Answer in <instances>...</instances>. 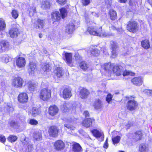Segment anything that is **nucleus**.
I'll list each match as a JSON object with an SVG mask.
<instances>
[{
    "mask_svg": "<svg viewBox=\"0 0 152 152\" xmlns=\"http://www.w3.org/2000/svg\"><path fill=\"white\" fill-rule=\"evenodd\" d=\"M10 47L9 42L2 41L0 42V53L8 50Z\"/></svg>",
    "mask_w": 152,
    "mask_h": 152,
    "instance_id": "1a4fd4ad",
    "label": "nucleus"
},
{
    "mask_svg": "<svg viewBox=\"0 0 152 152\" xmlns=\"http://www.w3.org/2000/svg\"><path fill=\"white\" fill-rule=\"evenodd\" d=\"M50 6V2L47 1H43L42 2L41 7L43 9H46L49 8Z\"/></svg>",
    "mask_w": 152,
    "mask_h": 152,
    "instance_id": "f704fd0d",
    "label": "nucleus"
},
{
    "mask_svg": "<svg viewBox=\"0 0 152 152\" xmlns=\"http://www.w3.org/2000/svg\"><path fill=\"white\" fill-rule=\"evenodd\" d=\"M64 126L65 127L70 130H74L75 129V127L67 124H64Z\"/></svg>",
    "mask_w": 152,
    "mask_h": 152,
    "instance_id": "6e6d98bb",
    "label": "nucleus"
},
{
    "mask_svg": "<svg viewBox=\"0 0 152 152\" xmlns=\"http://www.w3.org/2000/svg\"><path fill=\"white\" fill-rule=\"evenodd\" d=\"M29 16L31 17L34 16H36L37 15L36 7H30L28 9Z\"/></svg>",
    "mask_w": 152,
    "mask_h": 152,
    "instance_id": "c85d7f7f",
    "label": "nucleus"
},
{
    "mask_svg": "<svg viewBox=\"0 0 152 152\" xmlns=\"http://www.w3.org/2000/svg\"><path fill=\"white\" fill-rule=\"evenodd\" d=\"M60 11L61 14L60 15L62 18H65L67 15V10L64 8H63L60 10Z\"/></svg>",
    "mask_w": 152,
    "mask_h": 152,
    "instance_id": "58836bf2",
    "label": "nucleus"
},
{
    "mask_svg": "<svg viewBox=\"0 0 152 152\" xmlns=\"http://www.w3.org/2000/svg\"><path fill=\"white\" fill-rule=\"evenodd\" d=\"M6 108L7 111L8 112L10 111V109L11 108V105L10 104H7Z\"/></svg>",
    "mask_w": 152,
    "mask_h": 152,
    "instance_id": "e2e57ef3",
    "label": "nucleus"
},
{
    "mask_svg": "<svg viewBox=\"0 0 152 152\" xmlns=\"http://www.w3.org/2000/svg\"><path fill=\"white\" fill-rule=\"evenodd\" d=\"M34 138L36 140L39 141L42 139V134L41 132H35L34 135Z\"/></svg>",
    "mask_w": 152,
    "mask_h": 152,
    "instance_id": "e433bc0d",
    "label": "nucleus"
},
{
    "mask_svg": "<svg viewBox=\"0 0 152 152\" xmlns=\"http://www.w3.org/2000/svg\"><path fill=\"white\" fill-rule=\"evenodd\" d=\"M11 60V58L7 54H4L0 56V61L5 63H8Z\"/></svg>",
    "mask_w": 152,
    "mask_h": 152,
    "instance_id": "bb28decb",
    "label": "nucleus"
},
{
    "mask_svg": "<svg viewBox=\"0 0 152 152\" xmlns=\"http://www.w3.org/2000/svg\"><path fill=\"white\" fill-rule=\"evenodd\" d=\"M37 65L36 63L31 62L29 63V68L28 69L30 74L33 75L37 70Z\"/></svg>",
    "mask_w": 152,
    "mask_h": 152,
    "instance_id": "f3484780",
    "label": "nucleus"
},
{
    "mask_svg": "<svg viewBox=\"0 0 152 152\" xmlns=\"http://www.w3.org/2000/svg\"><path fill=\"white\" fill-rule=\"evenodd\" d=\"M28 89L31 91L35 90L37 87V83L33 81H30L28 82Z\"/></svg>",
    "mask_w": 152,
    "mask_h": 152,
    "instance_id": "aec40b11",
    "label": "nucleus"
},
{
    "mask_svg": "<svg viewBox=\"0 0 152 152\" xmlns=\"http://www.w3.org/2000/svg\"><path fill=\"white\" fill-rule=\"evenodd\" d=\"M66 0H57V1L61 5H64L65 4Z\"/></svg>",
    "mask_w": 152,
    "mask_h": 152,
    "instance_id": "13d9d810",
    "label": "nucleus"
},
{
    "mask_svg": "<svg viewBox=\"0 0 152 152\" xmlns=\"http://www.w3.org/2000/svg\"><path fill=\"white\" fill-rule=\"evenodd\" d=\"M73 150L75 152H79L82 151V148L80 145L78 143L73 144L72 145Z\"/></svg>",
    "mask_w": 152,
    "mask_h": 152,
    "instance_id": "7c9ffc66",
    "label": "nucleus"
},
{
    "mask_svg": "<svg viewBox=\"0 0 152 152\" xmlns=\"http://www.w3.org/2000/svg\"><path fill=\"white\" fill-rule=\"evenodd\" d=\"M108 139V138H106V140L105 141V142L104 144V145H103V147L104 148H107L108 146V142H107Z\"/></svg>",
    "mask_w": 152,
    "mask_h": 152,
    "instance_id": "bf43d9fd",
    "label": "nucleus"
},
{
    "mask_svg": "<svg viewBox=\"0 0 152 152\" xmlns=\"http://www.w3.org/2000/svg\"><path fill=\"white\" fill-rule=\"evenodd\" d=\"M113 66V64H112L111 63H105L102 65V68L106 71H111L112 69Z\"/></svg>",
    "mask_w": 152,
    "mask_h": 152,
    "instance_id": "4be33fe9",
    "label": "nucleus"
},
{
    "mask_svg": "<svg viewBox=\"0 0 152 152\" xmlns=\"http://www.w3.org/2000/svg\"><path fill=\"white\" fill-rule=\"evenodd\" d=\"M94 121V119L91 118H87L84 120L82 123V125L84 127L88 128L91 126L92 124V122Z\"/></svg>",
    "mask_w": 152,
    "mask_h": 152,
    "instance_id": "a211bd4d",
    "label": "nucleus"
},
{
    "mask_svg": "<svg viewBox=\"0 0 152 152\" xmlns=\"http://www.w3.org/2000/svg\"><path fill=\"white\" fill-rule=\"evenodd\" d=\"M113 70L114 73L117 76L121 75L122 73V67L121 66H116L113 67Z\"/></svg>",
    "mask_w": 152,
    "mask_h": 152,
    "instance_id": "412c9836",
    "label": "nucleus"
},
{
    "mask_svg": "<svg viewBox=\"0 0 152 152\" xmlns=\"http://www.w3.org/2000/svg\"><path fill=\"white\" fill-rule=\"evenodd\" d=\"M69 106L68 103H65L61 106V109L64 112H66L69 111Z\"/></svg>",
    "mask_w": 152,
    "mask_h": 152,
    "instance_id": "79ce46f5",
    "label": "nucleus"
},
{
    "mask_svg": "<svg viewBox=\"0 0 152 152\" xmlns=\"http://www.w3.org/2000/svg\"><path fill=\"white\" fill-rule=\"evenodd\" d=\"M11 13L12 17L15 19H16L18 16V12L16 10H13Z\"/></svg>",
    "mask_w": 152,
    "mask_h": 152,
    "instance_id": "09e8293b",
    "label": "nucleus"
},
{
    "mask_svg": "<svg viewBox=\"0 0 152 152\" xmlns=\"http://www.w3.org/2000/svg\"><path fill=\"white\" fill-rule=\"evenodd\" d=\"M32 19V22L33 23L34 27L36 29L42 30L43 29L45 23V20L42 18H38L35 21Z\"/></svg>",
    "mask_w": 152,
    "mask_h": 152,
    "instance_id": "20e7f679",
    "label": "nucleus"
},
{
    "mask_svg": "<svg viewBox=\"0 0 152 152\" xmlns=\"http://www.w3.org/2000/svg\"><path fill=\"white\" fill-rule=\"evenodd\" d=\"M110 46L111 50L112 56L113 58H115L117 55V50L118 49V46L116 42L111 41L110 42Z\"/></svg>",
    "mask_w": 152,
    "mask_h": 152,
    "instance_id": "0eeeda50",
    "label": "nucleus"
},
{
    "mask_svg": "<svg viewBox=\"0 0 152 152\" xmlns=\"http://www.w3.org/2000/svg\"><path fill=\"white\" fill-rule=\"evenodd\" d=\"M128 51H127V52L126 53H125L124 54H123V55L124 56H127L128 55H129L130 53V51L128 50H129L128 49Z\"/></svg>",
    "mask_w": 152,
    "mask_h": 152,
    "instance_id": "774afa93",
    "label": "nucleus"
},
{
    "mask_svg": "<svg viewBox=\"0 0 152 152\" xmlns=\"http://www.w3.org/2000/svg\"><path fill=\"white\" fill-rule=\"evenodd\" d=\"M112 95L110 94H109L106 98V100L108 103H109L112 100Z\"/></svg>",
    "mask_w": 152,
    "mask_h": 152,
    "instance_id": "3c124183",
    "label": "nucleus"
},
{
    "mask_svg": "<svg viewBox=\"0 0 152 152\" xmlns=\"http://www.w3.org/2000/svg\"><path fill=\"white\" fill-rule=\"evenodd\" d=\"M39 96L40 99L42 100H48L51 96V91L47 88H43L40 90Z\"/></svg>",
    "mask_w": 152,
    "mask_h": 152,
    "instance_id": "f03ea898",
    "label": "nucleus"
},
{
    "mask_svg": "<svg viewBox=\"0 0 152 152\" xmlns=\"http://www.w3.org/2000/svg\"><path fill=\"white\" fill-rule=\"evenodd\" d=\"M5 27L6 25L4 21L0 19V31H3L4 30Z\"/></svg>",
    "mask_w": 152,
    "mask_h": 152,
    "instance_id": "c03bdc74",
    "label": "nucleus"
},
{
    "mask_svg": "<svg viewBox=\"0 0 152 152\" xmlns=\"http://www.w3.org/2000/svg\"><path fill=\"white\" fill-rule=\"evenodd\" d=\"M18 101L20 102L24 103L28 101V97L26 93H22L18 95Z\"/></svg>",
    "mask_w": 152,
    "mask_h": 152,
    "instance_id": "f8f14e48",
    "label": "nucleus"
},
{
    "mask_svg": "<svg viewBox=\"0 0 152 152\" xmlns=\"http://www.w3.org/2000/svg\"><path fill=\"white\" fill-rule=\"evenodd\" d=\"M10 125L14 128H17L18 127V124L13 121H12L10 122Z\"/></svg>",
    "mask_w": 152,
    "mask_h": 152,
    "instance_id": "8fccbe9b",
    "label": "nucleus"
},
{
    "mask_svg": "<svg viewBox=\"0 0 152 152\" xmlns=\"http://www.w3.org/2000/svg\"><path fill=\"white\" fill-rule=\"evenodd\" d=\"M90 94L88 90L85 88H83L80 90L79 92V96L83 99H87Z\"/></svg>",
    "mask_w": 152,
    "mask_h": 152,
    "instance_id": "9d476101",
    "label": "nucleus"
},
{
    "mask_svg": "<svg viewBox=\"0 0 152 152\" xmlns=\"http://www.w3.org/2000/svg\"><path fill=\"white\" fill-rule=\"evenodd\" d=\"M16 65L17 66L20 68L24 67L26 63L25 59L23 57L18 58L16 60Z\"/></svg>",
    "mask_w": 152,
    "mask_h": 152,
    "instance_id": "9b49d317",
    "label": "nucleus"
},
{
    "mask_svg": "<svg viewBox=\"0 0 152 152\" xmlns=\"http://www.w3.org/2000/svg\"><path fill=\"white\" fill-rule=\"evenodd\" d=\"M63 97L65 99H69L72 96L71 90L67 88L65 89L63 91Z\"/></svg>",
    "mask_w": 152,
    "mask_h": 152,
    "instance_id": "393cba45",
    "label": "nucleus"
},
{
    "mask_svg": "<svg viewBox=\"0 0 152 152\" xmlns=\"http://www.w3.org/2000/svg\"><path fill=\"white\" fill-rule=\"evenodd\" d=\"M27 147L26 148V151L27 152H30L33 149L32 145L30 143H28L27 145Z\"/></svg>",
    "mask_w": 152,
    "mask_h": 152,
    "instance_id": "49530a36",
    "label": "nucleus"
},
{
    "mask_svg": "<svg viewBox=\"0 0 152 152\" xmlns=\"http://www.w3.org/2000/svg\"><path fill=\"white\" fill-rule=\"evenodd\" d=\"M83 114L86 117H88L89 116V113L87 111H85L84 112Z\"/></svg>",
    "mask_w": 152,
    "mask_h": 152,
    "instance_id": "052dcab7",
    "label": "nucleus"
},
{
    "mask_svg": "<svg viewBox=\"0 0 152 152\" xmlns=\"http://www.w3.org/2000/svg\"><path fill=\"white\" fill-rule=\"evenodd\" d=\"M43 53L44 54H46L47 56H48L49 55L48 53L47 52V51L44 48L43 49Z\"/></svg>",
    "mask_w": 152,
    "mask_h": 152,
    "instance_id": "338daca9",
    "label": "nucleus"
},
{
    "mask_svg": "<svg viewBox=\"0 0 152 152\" xmlns=\"http://www.w3.org/2000/svg\"><path fill=\"white\" fill-rule=\"evenodd\" d=\"M138 106L137 101L134 100H129L126 104L127 109L129 110L132 111L135 110Z\"/></svg>",
    "mask_w": 152,
    "mask_h": 152,
    "instance_id": "39448f33",
    "label": "nucleus"
},
{
    "mask_svg": "<svg viewBox=\"0 0 152 152\" xmlns=\"http://www.w3.org/2000/svg\"><path fill=\"white\" fill-rule=\"evenodd\" d=\"M50 134L53 137L57 136L58 133L57 128L54 126H51L49 130Z\"/></svg>",
    "mask_w": 152,
    "mask_h": 152,
    "instance_id": "2eb2a0df",
    "label": "nucleus"
},
{
    "mask_svg": "<svg viewBox=\"0 0 152 152\" xmlns=\"http://www.w3.org/2000/svg\"><path fill=\"white\" fill-rule=\"evenodd\" d=\"M91 14L93 16H94L96 17H99V15H98V14L94 12H92Z\"/></svg>",
    "mask_w": 152,
    "mask_h": 152,
    "instance_id": "69168bd1",
    "label": "nucleus"
},
{
    "mask_svg": "<svg viewBox=\"0 0 152 152\" xmlns=\"http://www.w3.org/2000/svg\"><path fill=\"white\" fill-rule=\"evenodd\" d=\"M75 28V25L73 23L68 25L66 27L65 31L68 34L73 32Z\"/></svg>",
    "mask_w": 152,
    "mask_h": 152,
    "instance_id": "cd10ccee",
    "label": "nucleus"
},
{
    "mask_svg": "<svg viewBox=\"0 0 152 152\" xmlns=\"http://www.w3.org/2000/svg\"><path fill=\"white\" fill-rule=\"evenodd\" d=\"M87 31L90 34L99 37H106L109 35L106 33H102V27L100 26H89L87 28Z\"/></svg>",
    "mask_w": 152,
    "mask_h": 152,
    "instance_id": "f257e3e1",
    "label": "nucleus"
},
{
    "mask_svg": "<svg viewBox=\"0 0 152 152\" xmlns=\"http://www.w3.org/2000/svg\"><path fill=\"white\" fill-rule=\"evenodd\" d=\"M54 73L58 77H62L64 74V72L61 67H58L54 70Z\"/></svg>",
    "mask_w": 152,
    "mask_h": 152,
    "instance_id": "a878e982",
    "label": "nucleus"
},
{
    "mask_svg": "<svg viewBox=\"0 0 152 152\" xmlns=\"http://www.w3.org/2000/svg\"><path fill=\"white\" fill-rule=\"evenodd\" d=\"M139 148L140 152H148L149 150L148 146L146 144H140Z\"/></svg>",
    "mask_w": 152,
    "mask_h": 152,
    "instance_id": "b1692460",
    "label": "nucleus"
},
{
    "mask_svg": "<svg viewBox=\"0 0 152 152\" xmlns=\"http://www.w3.org/2000/svg\"><path fill=\"white\" fill-rule=\"evenodd\" d=\"M49 65L48 64H44L42 66V69L45 72H47L49 70Z\"/></svg>",
    "mask_w": 152,
    "mask_h": 152,
    "instance_id": "de8ad7c7",
    "label": "nucleus"
},
{
    "mask_svg": "<svg viewBox=\"0 0 152 152\" xmlns=\"http://www.w3.org/2000/svg\"><path fill=\"white\" fill-rule=\"evenodd\" d=\"M62 55L63 59L66 61L67 64L70 66H72V53L64 52Z\"/></svg>",
    "mask_w": 152,
    "mask_h": 152,
    "instance_id": "423d86ee",
    "label": "nucleus"
},
{
    "mask_svg": "<svg viewBox=\"0 0 152 152\" xmlns=\"http://www.w3.org/2000/svg\"><path fill=\"white\" fill-rule=\"evenodd\" d=\"M32 115L34 117H35L38 115L40 113L38 109L36 107L33 108L31 111Z\"/></svg>",
    "mask_w": 152,
    "mask_h": 152,
    "instance_id": "ea45409f",
    "label": "nucleus"
},
{
    "mask_svg": "<svg viewBox=\"0 0 152 152\" xmlns=\"http://www.w3.org/2000/svg\"><path fill=\"white\" fill-rule=\"evenodd\" d=\"M56 149L57 150H61L64 147V142L61 140H58L55 142L54 144Z\"/></svg>",
    "mask_w": 152,
    "mask_h": 152,
    "instance_id": "ddd939ff",
    "label": "nucleus"
},
{
    "mask_svg": "<svg viewBox=\"0 0 152 152\" xmlns=\"http://www.w3.org/2000/svg\"><path fill=\"white\" fill-rule=\"evenodd\" d=\"M6 139L4 135L0 134V141L2 143H4L6 141Z\"/></svg>",
    "mask_w": 152,
    "mask_h": 152,
    "instance_id": "4d7b16f0",
    "label": "nucleus"
},
{
    "mask_svg": "<svg viewBox=\"0 0 152 152\" xmlns=\"http://www.w3.org/2000/svg\"><path fill=\"white\" fill-rule=\"evenodd\" d=\"M121 137L119 136H117L113 138H112V141L114 144L118 143L120 140Z\"/></svg>",
    "mask_w": 152,
    "mask_h": 152,
    "instance_id": "a18cd8bd",
    "label": "nucleus"
},
{
    "mask_svg": "<svg viewBox=\"0 0 152 152\" xmlns=\"http://www.w3.org/2000/svg\"><path fill=\"white\" fill-rule=\"evenodd\" d=\"M127 29L130 32L134 33L138 30V25L135 21H129L128 23Z\"/></svg>",
    "mask_w": 152,
    "mask_h": 152,
    "instance_id": "7ed1b4c3",
    "label": "nucleus"
},
{
    "mask_svg": "<svg viewBox=\"0 0 152 152\" xmlns=\"http://www.w3.org/2000/svg\"><path fill=\"white\" fill-rule=\"evenodd\" d=\"M17 139V137L16 136L13 135H10L7 138L8 141L11 142L15 141Z\"/></svg>",
    "mask_w": 152,
    "mask_h": 152,
    "instance_id": "37998d69",
    "label": "nucleus"
},
{
    "mask_svg": "<svg viewBox=\"0 0 152 152\" xmlns=\"http://www.w3.org/2000/svg\"><path fill=\"white\" fill-rule=\"evenodd\" d=\"M80 66L81 69L84 70H86L88 68L89 65L85 61H83L80 63Z\"/></svg>",
    "mask_w": 152,
    "mask_h": 152,
    "instance_id": "4c0bfd02",
    "label": "nucleus"
},
{
    "mask_svg": "<svg viewBox=\"0 0 152 152\" xmlns=\"http://www.w3.org/2000/svg\"><path fill=\"white\" fill-rule=\"evenodd\" d=\"M91 132L94 135L97 137H100L102 134V133L96 129H94Z\"/></svg>",
    "mask_w": 152,
    "mask_h": 152,
    "instance_id": "c9c22d12",
    "label": "nucleus"
},
{
    "mask_svg": "<svg viewBox=\"0 0 152 152\" xmlns=\"http://www.w3.org/2000/svg\"><path fill=\"white\" fill-rule=\"evenodd\" d=\"M141 45L144 48L148 49L150 47L149 42L148 39H145L142 41L141 42Z\"/></svg>",
    "mask_w": 152,
    "mask_h": 152,
    "instance_id": "473e14b6",
    "label": "nucleus"
},
{
    "mask_svg": "<svg viewBox=\"0 0 152 152\" xmlns=\"http://www.w3.org/2000/svg\"><path fill=\"white\" fill-rule=\"evenodd\" d=\"M132 74L133 73L132 72L126 70L123 73V75L124 77L129 75H132Z\"/></svg>",
    "mask_w": 152,
    "mask_h": 152,
    "instance_id": "5fc2aeb1",
    "label": "nucleus"
},
{
    "mask_svg": "<svg viewBox=\"0 0 152 152\" xmlns=\"http://www.w3.org/2000/svg\"><path fill=\"white\" fill-rule=\"evenodd\" d=\"M90 2V0H82V4L85 6L88 5Z\"/></svg>",
    "mask_w": 152,
    "mask_h": 152,
    "instance_id": "864d4df0",
    "label": "nucleus"
},
{
    "mask_svg": "<svg viewBox=\"0 0 152 152\" xmlns=\"http://www.w3.org/2000/svg\"><path fill=\"white\" fill-rule=\"evenodd\" d=\"M110 18L112 20H115L117 17L116 12L113 10L110 11Z\"/></svg>",
    "mask_w": 152,
    "mask_h": 152,
    "instance_id": "a19ab883",
    "label": "nucleus"
},
{
    "mask_svg": "<svg viewBox=\"0 0 152 152\" xmlns=\"http://www.w3.org/2000/svg\"><path fill=\"white\" fill-rule=\"evenodd\" d=\"M110 28L111 29L113 30H117L118 31V30H121L120 28H116V27H115V26H112Z\"/></svg>",
    "mask_w": 152,
    "mask_h": 152,
    "instance_id": "680f3d73",
    "label": "nucleus"
},
{
    "mask_svg": "<svg viewBox=\"0 0 152 152\" xmlns=\"http://www.w3.org/2000/svg\"><path fill=\"white\" fill-rule=\"evenodd\" d=\"M146 91L148 94L149 95H152V90H146Z\"/></svg>",
    "mask_w": 152,
    "mask_h": 152,
    "instance_id": "0e129e2a",
    "label": "nucleus"
},
{
    "mask_svg": "<svg viewBox=\"0 0 152 152\" xmlns=\"http://www.w3.org/2000/svg\"><path fill=\"white\" fill-rule=\"evenodd\" d=\"M23 84V79L20 77L15 78L12 82V85L16 88L22 86Z\"/></svg>",
    "mask_w": 152,
    "mask_h": 152,
    "instance_id": "6e6552de",
    "label": "nucleus"
},
{
    "mask_svg": "<svg viewBox=\"0 0 152 152\" xmlns=\"http://www.w3.org/2000/svg\"><path fill=\"white\" fill-rule=\"evenodd\" d=\"M29 124L32 125H36L38 123V121L34 119H30L29 122Z\"/></svg>",
    "mask_w": 152,
    "mask_h": 152,
    "instance_id": "603ef678",
    "label": "nucleus"
},
{
    "mask_svg": "<svg viewBox=\"0 0 152 152\" xmlns=\"http://www.w3.org/2000/svg\"><path fill=\"white\" fill-rule=\"evenodd\" d=\"M142 133L141 131H139L135 132L133 137V139L137 141L141 140L142 137Z\"/></svg>",
    "mask_w": 152,
    "mask_h": 152,
    "instance_id": "c756f323",
    "label": "nucleus"
},
{
    "mask_svg": "<svg viewBox=\"0 0 152 152\" xmlns=\"http://www.w3.org/2000/svg\"><path fill=\"white\" fill-rule=\"evenodd\" d=\"M94 106L96 109H99L102 108V104L101 101L99 99L96 100L94 103Z\"/></svg>",
    "mask_w": 152,
    "mask_h": 152,
    "instance_id": "72a5a7b5",
    "label": "nucleus"
},
{
    "mask_svg": "<svg viewBox=\"0 0 152 152\" xmlns=\"http://www.w3.org/2000/svg\"><path fill=\"white\" fill-rule=\"evenodd\" d=\"M19 33V31L17 28H11L9 31V34L11 38H15L17 37Z\"/></svg>",
    "mask_w": 152,
    "mask_h": 152,
    "instance_id": "dca6fc26",
    "label": "nucleus"
},
{
    "mask_svg": "<svg viewBox=\"0 0 152 152\" xmlns=\"http://www.w3.org/2000/svg\"><path fill=\"white\" fill-rule=\"evenodd\" d=\"M90 54L92 56H98L99 54L100 51L96 48L91 49L90 51Z\"/></svg>",
    "mask_w": 152,
    "mask_h": 152,
    "instance_id": "2f4dec72",
    "label": "nucleus"
},
{
    "mask_svg": "<svg viewBox=\"0 0 152 152\" xmlns=\"http://www.w3.org/2000/svg\"><path fill=\"white\" fill-rule=\"evenodd\" d=\"M58 109L55 105L50 106L49 108V113L50 115L53 116L58 113Z\"/></svg>",
    "mask_w": 152,
    "mask_h": 152,
    "instance_id": "6ab92c4d",
    "label": "nucleus"
},
{
    "mask_svg": "<svg viewBox=\"0 0 152 152\" xmlns=\"http://www.w3.org/2000/svg\"><path fill=\"white\" fill-rule=\"evenodd\" d=\"M131 82L134 85L139 86L141 85L143 83L141 77H134L132 80Z\"/></svg>",
    "mask_w": 152,
    "mask_h": 152,
    "instance_id": "4468645a",
    "label": "nucleus"
},
{
    "mask_svg": "<svg viewBox=\"0 0 152 152\" xmlns=\"http://www.w3.org/2000/svg\"><path fill=\"white\" fill-rule=\"evenodd\" d=\"M51 18L54 21L59 20L61 19V16L59 12L58 11H55L52 13Z\"/></svg>",
    "mask_w": 152,
    "mask_h": 152,
    "instance_id": "5701e85b",
    "label": "nucleus"
}]
</instances>
